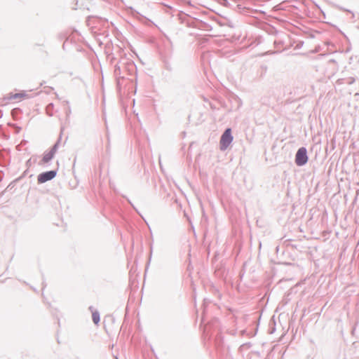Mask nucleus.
<instances>
[{"mask_svg": "<svg viewBox=\"0 0 359 359\" xmlns=\"http://www.w3.org/2000/svg\"><path fill=\"white\" fill-rule=\"evenodd\" d=\"M231 128H227L222 134L219 141L220 149L226 150L233 141Z\"/></svg>", "mask_w": 359, "mask_h": 359, "instance_id": "1", "label": "nucleus"}, {"mask_svg": "<svg viewBox=\"0 0 359 359\" xmlns=\"http://www.w3.org/2000/svg\"><path fill=\"white\" fill-rule=\"evenodd\" d=\"M308 161L307 151L306 148L301 147L296 154L295 163L297 165L302 166Z\"/></svg>", "mask_w": 359, "mask_h": 359, "instance_id": "2", "label": "nucleus"}, {"mask_svg": "<svg viewBox=\"0 0 359 359\" xmlns=\"http://www.w3.org/2000/svg\"><path fill=\"white\" fill-rule=\"evenodd\" d=\"M56 171L51 170L43 172L38 176V182L44 183L48 180L53 179L56 176Z\"/></svg>", "mask_w": 359, "mask_h": 359, "instance_id": "3", "label": "nucleus"}, {"mask_svg": "<svg viewBox=\"0 0 359 359\" xmlns=\"http://www.w3.org/2000/svg\"><path fill=\"white\" fill-rule=\"evenodd\" d=\"M55 153V149L53 148L51 150L46 152L43 156V158L41 160L42 164H46L48 163L54 156Z\"/></svg>", "mask_w": 359, "mask_h": 359, "instance_id": "4", "label": "nucleus"}, {"mask_svg": "<svg viewBox=\"0 0 359 359\" xmlns=\"http://www.w3.org/2000/svg\"><path fill=\"white\" fill-rule=\"evenodd\" d=\"M28 96L25 93H10L8 95V99L10 100H22L25 98H27Z\"/></svg>", "mask_w": 359, "mask_h": 359, "instance_id": "5", "label": "nucleus"}, {"mask_svg": "<svg viewBox=\"0 0 359 359\" xmlns=\"http://www.w3.org/2000/svg\"><path fill=\"white\" fill-rule=\"evenodd\" d=\"M92 319L95 325H97L100 322V314L97 311H94L92 313Z\"/></svg>", "mask_w": 359, "mask_h": 359, "instance_id": "6", "label": "nucleus"}]
</instances>
